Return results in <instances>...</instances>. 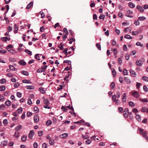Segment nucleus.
<instances>
[{"label":"nucleus","instance_id":"nucleus-9","mask_svg":"<svg viewBox=\"0 0 148 148\" xmlns=\"http://www.w3.org/2000/svg\"><path fill=\"white\" fill-rule=\"evenodd\" d=\"M8 143V141L5 140L1 142V145L2 147H4L7 145Z\"/></svg>","mask_w":148,"mask_h":148},{"label":"nucleus","instance_id":"nucleus-22","mask_svg":"<svg viewBox=\"0 0 148 148\" xmlns=\"http://www.w3.org/2000/svg\"><path fill=\"white\" fill-rule=\"evenodd\" d=\"M21 73L23 75L27 76L29 75V73L27 71H22Z\"/></svg>","mask_w":148,"mask_h":148},{"label":"nucleus","instance_id":"nucleus-24","mask_svg":"<svg viewBox=\"0 0 148 148\" xmlns=\"http://www.w3.org/2000/svg\"><path fill=\"white\" fill-rule=\"evenodd\" d=\"M129 6L132 8H134L135 7V5L132 3L131 2H130L129 4Z\"/></svg>","mask_w":148,"mask_h":148},{"label":"nucleus","instance_id":"nucleus-51","mask_svg":"<svg viewBox=\"0 0 148 148\" xmlns=\"http://www.w3.org/2000/svg\"><path fill=\"white\" fill-rule=\"evenodd\" d=\"M136 45L138 46H139L140 47H143V45L142 44H141V42H137L136 43Z\"/></svg>","mask_w":148,"mask_h":148},{"label":"nucleus","instance_id":"nucleus-27","mask_svg":"<svg viewBox=\"0 0 148 148\" xmlns=\"http://www.w3.org/2000/svg\"><path fill=\"white\" fill-rule=\"evenodd\" d=\"M124 37L125 38L128 39H130L133 38V37H132L130 35L127 34L125 35L124 36Z\"/></svg>","mask_w":148,"mask_h":148},{"label":"nucleus","instance_id":"nucleus-13","mask_svg":"<svg viewBox=\"0 0 148 148\" xmlns=\"http://www.w3.org/2000/svg\"><path fill=\"white\" fill-rule=\"evenodd\" d=\"M39 118L38 115H35L34 116V121L36 123H37L39 121Z\"/></svg>","mask_w":148,"mask_h":148},{"label":"nucleus","instance_id":"nucleus-11","mask_svg":"<svg viewBox=\"0 0 148 148\" xmlns=\"http://www.w3.org/2000/svg\"><path fill=\"white\" fill-rule=\"evenodd\" d=\"M68 134L64 133L61 135H60V137L61 138H64L67 137L68 136Z\"/></svg>","mask_w":148,"mask_h":148},{"label":"nucleus","instance_id":"nucleus-32","mask_svg":"<svg viewBox=\"0 0 148 148\" xmlns=\"http://www.w3.org/2000/svg\"><path fill=\"white\" fill-rule=\"evenodd\" d=\"M39 55H40V54H36L35 55V58L38 60H40V58ZM40 55H42V54H40Z\"/></svg>","mask_w":148,"mask_h":148},{"label":"nucleus","instance_id":"nucleus-56","mask_svg":"<svg viewBox=\"0 0 148 148\" xmlns=\"http://www.w3.org/2000/svg\"><path fill=\"white\" fill-rule=\"evenodd\" d=\"M5 107V106L3 104L1 105H0V109L3 110L4 109Z\"/></svg>","mask_w":148,"mask_h":148},{"label":"nucleus","instance_id":"nucleus-4","mask_svg":"<svg viewBox=\"0 0 148 148\" xmlns=\"http://www.w3.org/2000/svg\"><path fill=\"white\" fill-rule=\"evenodd\" d=\"M132 95L134 97L136 98H138L140 96V94L137 91H134L132 93Z\"/></svg>","mask_w":148,"mask_h":148},{"label":"nucleus","instance_id":"nucleus-40","mask_svg":"<svg viewBox=\"0 0 148 148\" xmlns=\"http://www.w3.org/2000/svg\"><path fill=\"white\" fill-rule=\"evenodd\" d=\"M140 100L142 101L143 102H148V100L146 98H145V99H139Z\"/></svg>","mask_w":148,"mask_h":148},{"label":"nucleus","instance_id":"nucleus-19","mask_svg":"<svg viewBox=\"0 0 148 148\" xmlns=\"http://www.w3.org/2000/svg\"><path fill=\"white\" fill-rule=\"evenodd\" d=\"M25 88L28 89H32L34 88V86L33 85L27 86L25 87Z\"/></svg>","mask_w":148,"mask_h":148},{"label":"nucleus","instance_id":"nucleus-34","mask_svg":"<svg viewBox=\"0 0 148 148\" xmlns=\"http://www.w3.org/2000/svg\"><path fill=\"white\" fill-rule=\"evenodd\" d=\"M146 19V18L144 16H140L138 18V20L140 21H143Z\"/></svg>","mask_w":148,"mask_h":148},{"label":"nucleus","instance_id":"nucleus-63","mask_svg":"<svg viewBox=\"0 0 148 148\" xmlns=\"http://www.w3.org/2000/svg\"><path fill=\"white\" fill-rule=\"evenodd\" d=\"M116 97L115 95H114L112 96V99L113 102H114V101L116 100Z\"/></svg>","mask_w":148,"mask_h":148},{"label":"nucleus","instance_id":"nucleus-2","mask_svg":"<svg viewBox=\"0 0 148 148\" xmlns=\"http://www.w3.org/2000/svg\"><path fill=\"white\" fill-rule=\"evenodd\" d=\"M47 66H42L41 69H38L37 70V72L38 73H41L45 71L47 67Z\"/></svg>","mask_w":148,"mask_h":148},{"label":"nucleus","instance_id":"nucleus-38","mask_svg":"<svg viewBox=\"0 0 148 148\" xmlns=\"http://www.w3.org/2000/svg\"><path fill=\"white\" fill-rule=\"evenodd\" d=\"M58 48H59L61 50H63L64 49L62 43L61 42L59 45L58 46Z\"/></svg>","mask_w":148,"mask_h":148},{"label":"nucleus","instance_id":"nucleus-52","mask_svg":"<svg viewBox=\"0 0 148 148\" xmlns=\"http://www.w3.org/2000/svg\"><path fill=\"white\" fill-rule=\"evenodd\" d=\"M40 14L41 15V18H44L45 16V15L43 12L42 11H40Z\"/></svg>","mask_w":148,"mask_h":148},{"label":"nucleus","instance_id":"nucleus-37","mask_svg":"<svg viewBox=\"0 0 148 148\" xmlns=\"http://www.w3.org/2000/svg\"><path fill=\"white\" fill-rule=\"evenodd\" d=\"M113 51L114 53V57L116 58V55L117 54V49L116 48H114L113 49Z\"/></svg>","mask_w":148,"mask_h":148},{"label":"nucleus","instance_id":"nucleus-35","mask_svg":"<svg viewBox=\"0 0 148 148\" xmlns=\"http://www.w3.org/2000/svg\"><path fill=\"white\" fill-rule=\"evenodd\" d=\"M52 122L51 120H48L46 122V124L47 125H49L52 124Z\"/></svg>","mask_w":148,"mask_h":148},{"label":"nucleus","instance_id":"nucleus-62","mask_svg":"<svg viewBox=\"0 0 148 148\" xmlns=\"http://www.w3.org/2000/svg\"><path fill=\"white\" fill-rule=\"evenodd\" d=\"M143 89L145 92H147L148 91L147 88L145 86H144L143 87Z\"/></svg>","mask_w":148,"mask_h":148},{"label":"nucleus","instance_id":"nucleus-15","mask_svg":"<svg viewBox=\"0 0 148 148\" xmlns=\"http://www.w3.org/2000/svg\"><path fill=\"white\" fill-rule=\"evenodd\" d=\"M18 63L20 65L23 66L25 65L26 64V62L22 60L19 61Z\"/></svg>","mask_w":148,"mask_h":148},{"label":"nucleus","instance_id":"nucleus-36","mask_svg":"<svg viewBox=\"0 0 148 148\" xmlns=\"http://www.w3.org/2000/svg\"><path fill=\"white\" fill-rule=\"evenodd\" d=\"M142 79L145 81L148 82V77L143 76L142 77Z\"/></svg>","mask_w":148,"mask_h":148},{"label":"nucleus","instance_id":"nucleus-30","mask_svg":"<svg viewBox=\"0 0 148 148\" xmlns=\"http://www.w3.org/2000/svg\"><path fill=\"white\" fill-rule=\"evenodd\" d=\"M5 86L2 85L0 86V91H4L5 90Z\"/></svg>","mask_w":148,"mask_h":148},{"label":"nucleus","instance_id":"nucleus-59","mask_svg":"<svg viewBox=\"0 0 148 148\" xmlns=\"http://www.w3.org/2000/svg\"><path fill=\"white\" fill-rule=\"evenodd\" d=\"M114 102H115V104L116 105L118 106L119 104V100L118 99L115 100L114 101Z\"/></svg>","mask_w":148,"mask_h":148},{"label":"nucleus","instance_id":"nucleus-10","mask_svg":"<svg viewBox=\"0 0 148 148\" xmlns=\"http://www.w3.org/2000/svg\"><path fill=\"white\" fill-rule=\"evenodd\" d=\"M126 94L125 93H124L123 94V96L122 98V102L123 103H125L126 101Z\"/></svg>","mask_w":148,"mask_h":148},{"label":"nucleus","instance_id":"nucleus-17","mask_svg":"<svg viewBox=\"0 0 148 148\" xmlns=\"http://www.w3.org/2000/svg\"><path fill=\"white\" fill-rule=\"evenodd\" d=\"M27 136L26 135H23L21 137V140L23 142L27 140Z\"/></svg>","mask_w":148,"mask_h":148},{"label":"nucleus","instance_id":"nucleus-8","mask_svg":"<svg viewBox=\"0 0 148 148\" xmlns=\"http://www.w3.org/2000/svg\"><path fill=\"white\" fill-rule=\"evenodd\" d=\"M136 8L141 12H143L144 11V9L142 6L138 5L136 7Z\"/></svg>","mask_w":148,"mask_h":148},{"label":"nucleus","instance_id":"nucleus-6","mask_svg":"<svg viewBox=\"0 0 148 148\" xmlns=\"http://www.w3.org/2000/svg\"><path fill=\"white\" fill-rule=\"evenodd\" d=\"M39 90L41 93L44 94L45 93L47 89L42 87H40L39 88Z\"/></svg>","mask_w":148,"mask_h":148},{"label":"nucleus","instance_id":"nucleus-54","mask_svg":"<svg viewBox=\"0 0 148 148\" xmlns=\"http://www.w3.org/2000/svg\"><path fill=\"white\" fill-rule=\"evenodd\" d=\"M105 17V16L102 14H101L99 17L100 19H103V20H104Z\"/></svg>","mask_w":148,"mask_h":148},{"label":"nucleus","instance_id":"nucleus-25","mask_svg":"<svg viewBox=\"0 0 148 148\" xmlns=\"http://www.w3.org/2000/svg\"><path fill=\"white\" fill-rule=\"evenodd\" d=\"M136 118L138 121H141L140 116L139 114H136Z\"/></svg>","mask_w":148,"mask_h":148},{"label":"nucleus","instance_id":"nucleus-1","mask_svg":"<svg viewBox=\"0 0 148 148\" xmlns=\"http://www.w3.org/2000/svg\"><path fill=\"white\" fill-rule=\"evenodd\" d=\"M145 60L143 58H141V60H137L136 61V64L138 66H142L143 64V62H144Z\"/></svg>","mask_w":148,"mask_h":148},{"label":"nucleus","instance_id":"nucleus-21","mask_svg":"<svg viewBox=\"0 0 148 148\" xmlns=\"http://www.w3.org/2000/svg\"><path fill=\"white\" fill-rule=\"evenodd\" d=\"M22 128V126L21 125H18L16 127L15 130L16 131L19 130L21 129Z\"/></svg>","mask_w":148,"mask_h":148},{"label":"nucleus","instance_id":"nucleus-50","mask_svg":"<svg viewBox=\"0 0 148 148\" xmlns=\"http://www.w3.org/2000/svg\"><path fill=\"white\" fill-rule=\"evenodd\" d=\"M64 63H66L68 65H71V61L68 60H64Z\"/></svg>","mask_w":148,"mask_h":148},{"label":"nucleus","instance_id":"nucleus-33","mask_svg":"<svg viewBox=\"0 0 148 148\" xmlns=\"http://www.w3.org/2000/svg\"><path fill=\"white\" fill-rule=\"evenodd\" d=\"M6 80L5 79H2L0 80V83L1 84H3L5 83Z\"/></svg>","mask_w":148,"mask_h":148},{"label":"nucleus","instance_id":"nucleus-55","mask_svg":"<svg viewBox=\"0 0 148 148\" xmlns=\"http://www.w3.org/2000/svg\"><path fill=\"white\" fill-rule=\"evenodd\" d=\"M3 123L5 125H6L8 124L7 120L6 119L4 120L3 121Z\"/></svg>","mask_w":148,"mask_h":148},{"label":"nucleus","instance_id":"nucleus-48","mask_svg":"<svg viewBox=\"0 0 148 148\" xmlns=\"http://www.w3.org/2000/svg\"><path fill=\"white\" fill-rule=\"evenodd\" d=\"M17 111L19 113H21L23 111V109L21 107H20L17 109Z\"/></svg>","mask_w":148,"mask_h":148},{"label":"nucleus","instance_id":"nucleus-57","mask_svg":"<svg viewBox=\"0 0 148 148\" xmlns=\"http://www.w3.org/2000/svg\"><path fill=\"white\" fill-rule=\"evenodd\" d=\"M82 137L84 139H86L88 138H89V136L88 135H82Z\"/></svg>","mask_w":148,"mask_h":148},{"label":"nucleus","instance_id":"nucleus-42","mask_svg":"<svg viewBox=\"0 0 148 148\" xmlns=\"http://www.w3.org/2000/svg\"><path fill=\"white\" fill-rule=\"evenodd\" d=\"M54 143V141L53 139H51L49 141V143L51 145H53Z\"/></svg>","mask_w":148,"mask_h":148},{"label":"nucleus","instance_id":"nucleus-3","mask_svg":"<svg viewBox=\"0 0 148 148\" xmlns=\"http://www.w3.org/2000/svg\"><path fill=\"white\" fill-rule=\"evenodd\" d=\"M133 13L132 11L130 10H127L126 11V13L125 14V16L127 17L132 18L133 17V16L132 15H130V14H132Z\"/></svg>","mask_w":148,"mask_h":148},{"label":"nucleus","instance_id":"nucleus-58","mask_svg":"<svg viewBox=\"0 0 148 148\" xmlns=\"http://www.w3.org/2000/svg\"><path fill=\"white\" fill-rule=\"evenodd\" d=\"M44 103L47 104L49 103V100L47 99H45L43 101Z\"/></svg>","mask_w":148,"mask_h":148},{"label":"nucleus","instance_id":"nucleus-46","mask_svg":"<svg viewBox=\"0 0 148 148\" xmlns=\"http://www.w3.org/2000/svg\"><path fill=\"white\" fill-rule=\"evenodd\" d=\"M19 132H16L14 136L15 137H18L19 136Z\"/></svg>","mask_w":148,"mask_h":148},{"label":"nucleus","instance_id":"nucleus-28","mask_svg":"<svg viewBox=\"0 0 148 148\" xmlns=\"http://www.w3.org/2000/svg\"><path fill=\"white\" fill-rule=\"evenodd\" d=\"M14 29L15 30L14 31V33L15 34H16L17 32V31H18V27L17 26V25L16 24H15L14 25Z\"/></svg>","mask_w":148,"mask_h":148},{"label":"nucleus","instance_id":"nucleus-14","mask_svg":"<svg viewBox=\"0 0 148 148\" xmlns=\"http://www.w3.org/2000/svg\"><path fill=\"white\" fill-rule=\"evenodd\" d=\"M33 4V2L32 1L30 2L27 5L26 7V8L27 9H29L32 6V5Z\"/></svg>","mask_w":148,"mask_h":148},{"label":"nucleus","instance_id":"nucleus-20","mask_svg":"<svg viewBox=\"0 0 148 148\" xmlns=\"http://www.w3.org/2000/svg\"><path fill=\"white\" fill-rule=\"evenodd\" d=\"M5 104L6 106H9L11 105V102L10 100H8L5 101Z\"/></svg>","mask_w":148,"mask_h":148},{"label":"nucleus","instance_id":"nucleus-26","mask_svg":"<svg viewBox=\"0 0 148 148\" xmlns=\"http://www.w3.org/2000/svg\"><path fill=\"white\" fill-rule=\"evenodd\" d=\"M128 104L130 106L132 107H134L135 106V105L134 103L133 102L131 101L129 102Z\"/></svg>","mask_w":148,"mask_h":148},{"label":"nucleus","instance_id":"nucleus-49","mask_svg":"<svg viewBox=\"0 0 148 148\" xmlns=\"http://www.w3.org/2000/svg\"><path fill=\"white\" fill-rule=\"evenodd\" d=\"M12 29V27L10 26H9L8 27V32H10L11 31Z\"/></svg>","mask_w":148,"mask_h":148},{"label":"nucleus","instance_id":"nucleus-7","mask_svg":"<svg viewBox=\"0 0 148 148\" xmlns=\"http://www.w3.org/2000/svg\"><path fill=\"white\" fill-rule=\"evenodd\" d=\"M128 112V110L127 108H125L124 111L123 112V116L125 118H127V117L129 113Z\"/></svg>","mask_w":148,"mask_h":148},{"label":"nucleus","instance_id":"nucleus-60","mask_svg":"<svg viewBox=\"0 0 148 148\" xmlns=\"http://www.w3.org/2000/svg\"><path fill=\"white\" fill-rule=\"evenodd\" d=\"M134 23L136 25H138L140 23L138 20H136L135 21Z\"/></svg>","mask_w":148,"mask_h":148},{"label":"nucleus","instance_id":"nucleus-43","mask_svg":"<svg viewBox=\"0 0 148 148\" xmlns=\"http://www.w3.org/2000/svg\"><path fill=\"white\" fill-rule=\"evenodd\" d=\"M20 85V84L18 82H16L15 83L14 85V86L15 88H18Z\"/></svg>","mask_w":148,"mask_h":148},{"label":"nucleus","instance_id":"nucleus-23","mask_svg":"<svg viewBox=\"0 0 148 148\" xmlns=\"http://www.w3.org/2000/svg\"><path fill=\"white\" fill-rule=\"evenodd\" d=\"M140 33V31H136L132 32V34L133 35H136Z\"/></svg>","mask_w":148,"mask_h":148},{"label":"nucleus","instance_id":"nucleus-12","mask_svg":"<svg viewBox=\"0 0 148 148\" xmlns=\"http://www.w3.org/2000/svg\"><path fill=\"white\" fill-rule=\"evenodd\" d=\"M124 81L126 82L127 84H130L131 83V81L128 77H125L124 78Z\"/></svg>","mask_w":148,"mask_h":148},{"label":"nucleus","instance_id":"nucleus-5","mask_svg":"<svg viewBox=\"0 0 148 148\" xmlns=\"http://www.w3.org/2000/svg\"><path fill=\"white\" fill-rule=\"evenodd\" d=\"M34 134V131L33 130H31L28 135V137L30 139H32L33 136Z\"/></svg>","mask_w":148,"mask_h":148},{"label":"nucleus","instance_id":"nucleus-61","mask_svg":"<svg viewBox=\"0 0 148 148\" xmlns=\"http://www.w3.org/2000/svg\"><path fill=\"white\" fill-rule=\"evenodd\" d=\"M92 142V140L90 139H88L86 141L85 143L87 144H89Z\"/></svg>","mask_w":148,"mask_h":148},{"label":"nucleus","instance_id":"nucleus-44","mask_svg":"<svg viewBox=\"0 0 148 148\" xmlns=\"http://www.w3.org/2000/svg\"><path fill=\"white\" fill-rule=\"evenodd\" d=\"M25 52L27 53L30 56L32 55V52L29 50L26 49L25 50Z\"/></svg>","mask_w":148,"mask_h":148},{"label":"nucleus","instance_id":"nucleus-45","mask_svg":"<svg viewBox=\"0 0 148 148\" xmlns=\"http://www.w3.org/2000/svg\"><path fill=\"white\" fill-rule=\"evenodd\" d=\"M123 73L124 75H127L128 72L127 70L125 69H124L123 71Z\"/></svg>","mask_w":148,"mask_h":148},{"label":"nucleus","instance_id":"nucleus-18","mask_svg":"<svg viewBox=\"0 0 148 148\" xmlns=\"http://www.w3.org/2000/svg\"><path fill=\"white\" fill-rule=\"evenodd\" d=\"M2 40L3 41L6 42L7 40H10V38L9 37H3L2 38Z\"/></svg>","mask_w":148,"mask_h":148},{"label":"nucleus","instance_id":"nucleus-31","mask_svg":"<svg viewBox=\"0 0 148 148\" xmlns=\"http://www.w3.org/2000/svg\"><path fill=\"white\" fill-rule=\"evenodd\" d=\"M9 66L10 69V70H11L12 71H15L16 70V68L13 65H10Z\"/></svg>","mask_w":148,"mask_h":148},{"label":"nucleus","instance_id":"nucleus-47","mask_svg":"<svg viewBox=\"0 0 148 148\" xmlns=\"http://www.w3.org/2000/svg\"><path fill=\"white\" fill-rule=\"evenodd\" d=\"M129 116L131 119H133L132 114L131 112H129L128 113Z\"/></svg>","mask_w":148,"mask_h":148},{"label":"nucleus","instance_id":"nucleus-41","mask_svg":"<svg viewBox=\"0 0 148 148\" xmlns=\"http://www.w3.org/2000/svg\"><path fill=\"white\" fill-rule=\"evenodd\" d=\"M22 82L24 83H29V84L31 83V82L30 81L28 80H27V79L23 80L22 81Z\"/></svg>","mask_w":148,"mask_h":148},{"label":"nucleus","instance_id":"nucleus-29","mask_svg":"<svg viewBox=\"0 0 148 148\" xmlns=\"http://www.w3.org/2000/svg\"><path fill=\"white\" fill-rule=\"evenodd\" d=\"M33 110H34V112L36 113H38V112L39 110V109L38 108V107L37 106L35 107L34 108Z\"/></svg>","mask_w":148,"mask_h":148},{"label":"nucleus","instance_id":"nucleus-16","mask_svg":"<svg viewBox=\"0 0 148 148\" xmlns=\"http://www.w3.org/2000/svg\"><path fill=\"white\" fill-rule=\"evenodd\" d=\"M130 73L134 77H135L136 75V73L132 69H130Z\"/></svg>","mask_w":148,"mask_h":148},{"label":"nucleus","instance_id":"nucleus-39","mask_svg":"<svg viewBox=\"0 0 148 148\" xmlns=\"http://www.w3.org/2000/svg\"><path fill=\"white\" fill-rule=\"evenodd\" d=\"M147 133L146 131L144 132V134H143V136L145 138L146 140H148V138L147 136Z\"/></svg>","mask_w":148,"mask_h":148},{"label":"nucleus","instance_id":"nucleus-64","mask_svg":"<svg viewBox=\"0 0 148 148\" xmlns=\"http://www.w3.org/2000/svg\"><path fill=\"white\" fill-rule=\"evenodd\" d=\"M38 133L39 136H41L43 134V132L42 131H39Z\"/></svg>","mask_w":148,"mask_h":148},{"label":"nucleus","instance_id":"nucleus-53","mask_svg":"<svg viewBox=\"0 0 148 148\" xmlns=\"http://www.w3.org/2000/svg\"><path fill=\"white\" fill-rule=\"evenodd\" d=\"M112 73L114 75V76H115L116 75V71L114 70V69H112Z\"/></svg>","mask_w":148,"mask_h":148}]
</instances>
